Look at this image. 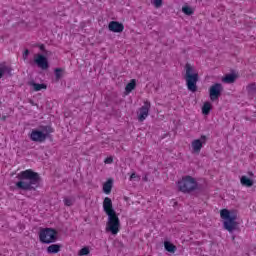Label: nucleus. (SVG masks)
I'll list each match as a JSON object with an SVG mask.
<instances>
[{"label": "nucleus", "mask_w": 256, "mask_h": 256, "mask_svg": "<svg viewBox=\"0 0 256 256\" xmlns=\"http://www.w3.org/2000/svg\"><path fill=\"white\" fill-rule=\"evenodd\" d=\"M182 12L184 13V15H193L194 13L193 8L189 6L182 7Z\"/></svg>", "instance_id": "25"}, {"label": "nucleus", "mask_w": 256, "mask_h": 256, "mask_svg": "<svg viewBox=\"0 0 256 256\" xmlns=\"http://www.w3.org/2000/svg\"><path fill=\"white\" fill-rule=\"evenodd\" d=\"M108 29L112 33H123L125 26L123 25V23H120L118 21H111L108 24Z\"/></svg>", "instance_id": "12"}, {"label": "nucleus", "mask_w": 256, "mask_h": 256, "mask_svg": "<svg viewBox=\"0 0 256 256\" xmlns=\"http://www.w3.org/2000/svg\"><path fill=\"white\" fill-rule=\"evenodd\" d=\"M29 137L31 141H34L35 143H45V141H47V135L37 129H33L29 134Z\"/></svg>", "instance_id": "10"}, {"label": "nucleus", "mask_w": 256, "mask_h": 256, "mask_svg": "<svg viewBox=\"0 0 256 256\" xmlns=\"http://www.w3.org/2000/svg\"><path fill=\"white\" fill-rule=\"evenodd\" d=\"M207 143V136L201 135L200 139H195L192 141V151L193 153H201V149H203V145Z\"/></svg>", "instance_id": "9"}, {"label": "nucleus", "mask_w": 256, "mask_h": 256, "mask_svg": "<svg viewBox=\"0 0 256 256\" xmlns=\"http://www.w3.org/2000/svg\"><path fill=\"white\" fill-rule=\"evenodd\" d=\"M64 204L66 205V207H71V205H73V199L64 198Z\"/></svg>", "instance_id": "28"}, {"label": "nucleus", "mask_w": 256, "mask_h": 256, "mask_svg": "<svg viewBox=\"0 0 256 256\" xmlns=\"http://www.w3.org/2000/svg\"><path fill=\"white\" fill-rule=\"evenodd\" d=\"M250 177H253V172H249Z\"/></svg>", "instance_id": "34"}, {"label": "nucleus", "mask_w": 256, "mask_h": 256, "mask_svg": "<svg viewBox=\"0 0 256 256\" xmlns=\"http://www.w3.org/2000/svg\"><path fill=\"white\" fill-rule=\"evenodd\" d=\"M103 209L108 216L106 231H109L112 235H117L121 229V220H119L117 212L113 209V201H111V198L106 197L104 199Z\"/></svg>", "instance_id": "2"}, {"label": "nucleus", "mask_w": 256, "mask_h": 256, "mask_svg": "<svg viewBox=\"0 0 256 256\" xmlns=\"http://www.w3.org/2000/svg\"><path fill=\"white\" fill-rule=\"evenodd\" d=\"M40 243L45 245H50V243H55L57 241V230L53 228H42L39 232Z\"/></svg>", "instance_id": "6"}, {"label": "nucleus", "mask_w": 256, "mask_h": 256, "mask_svg": "<svg viewBox=\"0 0 256 256\" xmlns=\"http://www.w3.org/2000/svg\"><path fill=\"white\" fill-rule=\"evenodd\" d=\"M221 219H224V229L229 233H233L237 227H239V223H237V213L235 211H229L227 209H222L220 211Z\"/></svg>", "instance_id": "3"}, {"label": "nucleus", "mask_w": 256, "mask_h": 256, "mask_svg": "<svg viewBox=\"0 0 256 256\" xmlns=\"http://www.w3.org/2000/svg\"><path fill=\"white\" fill-rule=\"evenodd\" d=\"M17 179L19 181L16 183V187L22 191H37V188L41 185V176L31 169L20 172Z\"/></svg>", "instance_id": "1"}, {"label": "nucleus", "mask_w": 256, "mask_h": 256, "mask_svg": "<svg viewBox=\"0 0 256 256\" xmlns=\"http://www.w3.org/2000/svg\"><path fill=\"white\" fill-rule=\"evenodd\" d=\"M185 81L188 91L192 93H197V83L199 81V73L195 72V68L191 64L187 63L185 65Z\"/></svg>", "instance_id": "4"}, {"label": "nucleus", "mask_w": 256, "mask_h": 256, "mask_svg": "<svg viewBox=\"0 0 256 256\" xmlns=\"http://www.w3.org/2000/svg\"><path fill=\"white\" fill-rule=\"evenodd\" d=\"M89 253H90L89 247H84V248L80 249L78 255L85 256V255H89Z\"/></svg>", "instance_id": "26"}, {"label": "nucleus", "mask_w": 256, "mask_h": 256, "mask_svg": "<svg viewBox=\"0 0 256 256\" xmlns=\"http://www.w3.org/2000/svg\"><path fill=\"white\" fill-rule=\"evenodd\" d=\"M135 87H137V81H135V79H132L125 88L126 93H131V91H133V89H135Z\"/></svg>", "instance_id": "21"}, {"label": "nucleus", "mask_w": 256, "mask_h": 256, "mask_svg": "<svg viewBox=\"0 0 256 256\" xmlns=\"http://www.w3.org/2000/svg\"><path fill=\"white\" fill-rule=\"evenodd\" d=\"M237 79L236 74H226L225 77L222 79L224 83H235V80Z\"/></svg>", "instance_id": "19"}, {"label": "nucleus", "mask_w": 256, "mask_h": 256, "mask_svg": "<svg viewBox=\"0 0 256 256\" xmlns=\"http://www.w3.org/2000/svg\"><path fill=\"white\" fill-rule=\"evenodd\" d=\"M54 73H55L56 81H59V79H61V77H63V69L62 68H56L54 70Z\"/></svg>", "instance_id": "24"}, {"label": "nucleus", "mask_w": 256, "mask_h": 256, "mask_svg": "<svg viewBox=\"0 0 256 256\" xmlns=\"http://www.w3.org/2000/svg\"><path fill=\"white\" fill-rule=\"evenodd\" d=\"M164 248L166 251H168V253H175L177 251V246L169 241L164 242Z\"/></svg>", "instance_id": "18"}, {"label": "nucleus", "mask_w": 256, "mask_h": 256, "mask_svg": "<svg viewBox=\"0 0 256 256\" xmlns=\"http://www.w3.org/2000/svg\"><path fill=\"white\" fill-rule=\"evenodd\" d=\"M111 189H113V180L109 179L107 182L103 185V192L106 195H109L111 193Z\"/></svg>", "instance_id": "16"}, {"label": "nucleus", "mask_w": 256, "mask_h": 256, "mask_svg": "<svg viewBox=\"0 0 256 256\" xmlns=\"http://www.w3.org/2000/svg\"><path fill=\"white\" fill-rule=\"evenodd\" d=\"M104 163H106V164H111V163H113V157H108V158H106V159L104 160Z\"/></svg>", "instance_id": "30"}, {"label": "nucleus", "mask_w": 256, "mask_h": 256, "mask_svg": "<svg viewBox=\"0 0 256 256\" xmlns=\"http://www.w3.org/2000/svg\"><path fill=\"white\" fill-rule=\"evenodd\" d=\"M202 113L203 115H209L211 113V103L210 102H205L203 107H202Z\"/></svg>", "instance_id": "23"}, {"label": "nucleus", "mask_w": 256, "mask_h": 256, "mask_svg": "<svg viewBox=\"0 0 256 256\" xmlns=\"http://www.w3.org/2000/svg\"><path fill=\"white\" fill-rule=\"evenodd\" d=\"M13 68H11V66H8L7 63H0V79H3V76L5 75V73H7V75H9V77H12L13 74Z\"/></svg>", "instance_id": "13"}, {"label": "nucleus", "mask_w": 256, "mask_h": 256, "mask_svg": "<svg viewBox=\"0 0 256 256\" xmlns=\"http://www.w3.org/2000/svg\"><path fill=\"white\" fill-rule=\"evenodd\" d=\"M6 119H7V116L2 117V121H6Z\"/></svg>", "instance_id": "33"}, {"label": "nucleus", "mask_w": 256, "mask_h": 256, "mask_svg": "<svg viewBox=\"0 0 256 256\" xmlns=\"http://www.w3.org/2000/svg\"><path fill=\"white\" fill-rule=\"evenodd\" d=\"M38 47L40 51H43V53H47V50H45V44H40Z\"/></svg>", "instance_id": "31"}, {"label": "nucleus", "mask_w": 256, "mask_h": 256, "mask_svg": "<svg viewBox=\"0 0 256 256\" xmlns=\"http://www.w3.org/2000/svg\"><path fill=\"white\" fill-rule=\"evenodd\" d=\"M28 85L30 87H33V91H41L42 89H47V84H39V83H35V81H30L28 82Z\"/></svg>", "instance_id": "15"}, {"label": "nucleus", "mask_w": 256, "mask_h": 256, "mask_svg": "<svg viewBox=\"0 0 256 256\" xmlns=\"http://www.w3.org/2000/svg\"><path fill=\"white\" fill-rule=\"evenodd\" d=\"M40 132L46 135V138L49 137L50 133H53V128L49 125L46 126H39Z\"/></svg>", "instance_id": "20"}, {"label": "nucleus", "mask_w": 256, "mask_h": 256, "mask_svg": "<svg viewBox=\"0 0 256 256\" xmlns=\"http://www.w3.org/2000/svg\"><path fill=\"white\" fill-rule=\"evenodd\" d=\"M248 95H255L256 93V83L248 84L246 87Z\"/></svg>", "instance_id": "22"}, {"label": "nucleus", "mask_w": 256, "mask_h": 256, "mask_svg": "<svg viewBox=\"0 0 256 256\" xmlns=\"http://www.w3.org/2000/svg\"><path fill=\"white\" fill-rule=\"evenodd\" d=\"M133 179H137V174L136 173H132L130 175V181H133Z\"/></svg>", "instance_id": "32"}, {"label": "nucleus", "mask_w": 256, "mask_h": 256, "mask_svg": "<svg viewBox=\"0 0 256 256\" xmlns=\"http://www.w3.org/2000/svg\"><path fill=\"white\" fill-rule=\"evenodd\" d=\"M221 93H223V85L221 83H215L209 89L210 100L217 101L221 97Z\"/></svg>", "instance_id": "7"}, {"label": "nucleus", "mask_w": 256, "mask_h": 256, "mask_svg": "<svg viewBox=\"0 0 256 256\" xmlns=\"http://www.w3.org/2000/svg\"><path fill=\"white\" fill-rule=\"evenodd\" d=\"M177 185L178 190L181 191V193H193V191H197L199 187L197 180L190 175L182 177V179L178 181Z\"/></svg>", "instance_id": "5"}, {"label": "nucleus", "mask_w": 256, "mask_h": 256, "mask_svg": "<svg viewBox=\"0 0 256 256\" xmlns=\"http://www.w3.org/2000/svg\"><path fill=\"white\" fill-rule=\"evenodd\" d=\"M61 251V244H52L47 247V253L50 255H55Z\"/></svg>", "instance_id": "14"}, {"label": "nucleus", "mask_w": 256, "mask_h": 256, "mask_svg": "<svg viewBox=\"0 0 256 256\" xmlns=\"http://www.w3.org/2000/svg\"><path fill=\"white\" fill-rule=\"evenodd\" d=\"M240 183L243 185V187H253V180L247 176H242L240 178Z\"/></svg>", "instance_id": "17"}, {"label": "nucleus", "mask_w": 256, "mask_h": 256, "mask_svg": "<svg viewBox=\"0 0 256 256\" xmlns=\"http://www.w3.org/2000/svg\"><path fill=\"white\" fill-rule=\"evenodd\" d=\"M152 4L156 9H159V7L163 6V0H152Z\"/></svg>", "instance_id": "27"}, {"label": "nucleus", "mask_w": 256, "mask_h": 256, "mask_svg": "<svg viewBox=\"0 0 256 256\" xmlns=\"http://www.w3.org/2000/svg\"><path fill=\"white\" fill-rule=\"evenodd\" d=\"M151 110V102L145 101L144 105L139 108L138 121L143 123L145 119L149 117V111Z\"/></svg>", "instance_id": "8"}, {"label": "nucleus", "mask_w": 256, "mask_h": 256, "mask_svg": "<svg viewBox=\"0 0 256 256\" xmlns=\"http://www.w3.org/2000/svg\"><path fill=\"white\" fill-rule=\"evenodd\" d=\"M34 63H36L37 66L44 71L49 69V61L47 60V57L42 54H38L37 58L34 59Z\"/></svg>", "instance_id": "11"}, {"label": "nucleus", "mask_w": 256, "mask_h": 256, "mask_svg": "<svg viewBox=\"0 0 256 256\" xmlns=\"http://www.w3.org/2000/svg\"><path fill=\"white\" fill-rule=\"evenodd\" d=\"M27 57H29V49H26L22 55L24 61H27Z\"/></svg>", "instance_id": "29"}]
</instances>
